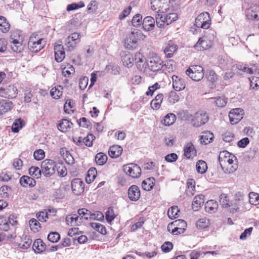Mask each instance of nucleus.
Segmentation results:
<instances>
[{"label":"nucleus","mask_w":259,"mask_h":259,"mask_svg":"<svg viewBox=\"0 0 259 259\" xmlns=\"http://www.w3.org/2000/svg\"><path fill=\"white\" fill-rule=\"evenodd\" d=\"M219 161L222 169L225 173H233L238 168L236 157L227 151L220 152Z\"/></svg>","instance_id":"f257e3e1"},{"label":"nucleus","mask_w":259,"mask_h":259,"mask_svg":"<svg viewBox=\"0 0 259 259\" xmlns=\"http://www.w3.org/2000/svg\"><path fill=\"white\" fill-rule=\"evenodd\" d=\"M146 38V35L139 30L132 32L124 39V46L129 50H133L136 47L137 44L140 41H143Z\"/></svg>","instance_id":"f03ea898"},{"label":"nucleus","mask_w":259,"mask_h":259,"mask_svg":"<svg viewBox=\"0 0 259 259\" xmlns=\"http://www.w3.org/2000/svg\"><path fill=\"white\" fill-rule=\"evenodd\" d=\"M46 45V41L37 34L33 33L29 37L28 47L32 52H38L42 50Z\"/></svg>","instance_id":"7ed1b4c3"},{"label":"nucleus","mask_w":259,"mask_h":259,"mask_svg":"<svg viewBox=\"0 0 259 259\" xmlns=\"http://www.w3.org/2000/svg\"><path fill=\"white\" fill-rule=\"evenodd\" d=\"M10 47L11 50L17 53H21L24 48L23 38L18 31H14L10 35Z\"/></svg>","instance_id":"20e7f679"},{"label":"nucleus","mask_w":259,"mask_h":259,"mask_svg":"<svg viewBox=\"0 0 259 259\" xmlns=\"http://www.w3.org/2000/svg\"><path fill=\"white\" fill-rule=\"evenodd\" d=\"M187 223L183 220H177L168 224L167 231L173 235H179L186 230Z\"/></svg>","instance_id":"39448f33"},{"label":"nucleus","mask_w":259,"mask_h":259,"mask_svg":"<svg viewBox=\"0 0 259 259\" xmlns=\"http://www.w3.org/2000/svg\"><path fill=\"white\" fill-rule=\"evenodd\" d=\"M209 120V116L206 112L200 111L193 115H191L190 121L191 124L195 127H200L206 123Z\"/></svg>","instance_id":"423d86ee"},{"label":"nucleus","mask_w":259,"mask_h":259,"mask_svg":"<svg viewBox=\"0 0 259 259\" xmlns=\"http://www.w3.org/2000/svg\"><path fill=\"white\" fill-rule=\"evenodd\" d=\"M186 74L194 81L201 80L204 75V70L200 65H191L186 70Z\"/></svg>","instance_id":"0eeeda50"},{"label":"nucleus","mask_w":259,"mask_h":259,"mask_svg":"<svg viewBox=\"0 0 259 259\" xmlns=\"http://www.w3.org/2000/svg\"><path fill=\"white\" fill-rule=\"evenodd\" d=\"M178 16L177 13H172L162 15L158 14L156 17V25L158 27L161 28L165 25H168L178 19Z\"/></svg>","instance_id":"6e6552de"},{"label":"nucleus","mask_w":259,"mask_h":259,"mask_svg":"<svg viewBox=\"0 0 259 259\" xmlns=\"http://www.w3.org/2000/svg\"><path fill=\"white\" fill-rule=\"evenodd\" d=\"M168 0H151V9L158 14L166 12L169 9Z\"/></svg>","instance_id":"1a4fd4ad"},{"label":"nucleus","mask_w":259,"mask_h":259,"mask_svg":"<svg viewBox=\"0 0 259 259\" xmlns=\"http://www.w3.org/2000/svg\"><path fill=\"white\" fill-rule=\"evenodd\" d=\"M124 172L132 178H139L142 173L141 167L136 163H128L123 165Z\"/></svg>","instance_id":"9d476101"},{"label":"nucleus","mask_w":259,"mask_h":259,"mask_svg":"<svg viewBox=\"0 0 259 259\" xmlns=\"http://www.w3.org/2000/svg\"><path fill=\"white\" fill-rule=\"evenodd\" d=\"M18 90L13 84L0 88V96L7 99H13L17 97Z\"/></svg>","instance_id":"9b49d317"},{"label":"nucleus","mask_w":259,"mask_h":259,"mask_svg":"<svg viewBox=\"0 0 259 259\" xmlns=\"http://www.w3.org/2000/svg\"><path fill=\"white\" fill-rule=\"evenodd\" d=\"M195 25L197 27L208 29L210 25L211 20L207 12H203L199 14L195 19Z\"/></svg>","instance_id":"f8f14e48"},{"label":"nucleus","mask_w":259,"mask_h":259,"mask_svg":"<svg viewBox=\"0 0 259 259\" xmlns=\"http://www.w3.org/2000/svg\"><path fill=\"white\" fill-rule=\"evenodd\" d=\"M55 162L51 159H45L41 163L42 172L46 177H50L55 174Z\"/></svg>","instance_id":"ddd939ff"},{"label":"nucleus","mask_w":259,"mask_h":259,"mask_svg":"<svg viewBox=\"0 0 259 259\" xmlns=\"http://www.w3.org/2000/svg\"><path fill=\"white\" fill-rule=\"evenodd\" d=\"M80 34L77 32L72 33L67 37L65 45L68 51H72L76 48L80 41Z\"/></svg>","instance_id":"4468645a"},{"label":"nucleus","mask_w":259,"mask_h":259,"mask_svg":"<svg viewBox=\"0 0 259 259\" xmlns=\"http://www.w3.org/2000/svg\"><path fill=\"white\" fill-rule=\"evenodd\" d=\"M148 68L153 72H157L163 67V61L158 56H153L147 63Z\"/></svg>","instance_id":"2eb2a0df"},{"label":"nucleus","mask_w":259,"mask_h":259,"mask_svg":"<svg viewBox=\"0 0 259 259\" xmlns=\"http://www.w3.org/2000/svg\"><path fill=\"white\" fill-rule=\"evenodd\" d=\"M244 111L241 108L232 109L229 113L230 122L232 124H236L243 118Z\"/></svg>","instance_id":"dca6fc26"},{"label":"nucleus","mask_w":259,"mask_h":259,"mask_svg":"<svg viewBox=\"0 0 259 259\" xmlns=\"http://www.w3.org/2000/svg\"><path fill=\"white\" fill-rule=\"evenodd\" d=\"M212 44V41L207 36H204L199 39L194 48L197 51H201L210 48Z\"/></svg>","instance_id":"f3484780"},{"label":"nucleus","mask_w":259,"mask_h":259,"mask_svg":"<svg viewBox=\"0 0 259 259\" xmlns=\"http://www.w3.org/2000/svg\"><path fill=\"white\" fill-rule=\"evenodd\" d=\"M84 183L80 179H74L71 182V188L73 193L76 195H79L83 192L84 187Z\"/></svg>","instance_id":"a211bd4d"},{"label":"nucleus","mask_w":259,"mask_h":259,"mask_svg":"<svg viewBox=\"0 0 259 259\" xmlns=\"http://www.w3.org/2000/svg\"><path fill=\"white\" fill-rule=\"evenodd\" d=\"M127 196L130 200L138 201L141 197V191L139 187L136 185L130 186L127 191Z\"/></svg>","instance_id":"6ab92c4d"},{"label":"nucleus","mask_w":259,"mask_h":259,"mask_svg":"<svg viewBox=\"0 0 259 259\" xmlns=\"http://www.w3.org/2000/svg\"><path fill=\"white\" fill-rule=\"evenodd\" d=\"M172 87L176 91H181L185 89L186 83L183 78L174 75L172 76Z\"/></svg>","instance_id":"aec40b11"},{"label":"nucleus","mask_w":259,"mask_h":259,"mask_svg":"<svg viewBox=\"0 0 259 259\" xmlns=\"http://www.w3.org/2000/svg\"><path fill=\"white\" fill-rule=\"evenodd\" d=\"M14 107V104L12 101L6 99H0V116H3L10 111Z\"/></svg>","instance_id":"412c9836"},{"label":"nucleus","mask_w":259,"mask_h":259,"mask_svg":"<svg viewBox=\"0 0 259 259\" xmlns=\"http://www.w3.org/2000/svg\"><path fill=\"white\" fill-rule=\"evenodd\" d=\"M197 151L191 142L187 143L184 148V155L187 159H192L196 156Z\"/></svg>","instance_id":"4be33fe9"},{"label":"nucleus","mask_w":259,"mask_h":259,"mask_svg":"<svg viewBox=\"0 0 259 259\" xmlns=\"http://www.w3.org/2000/svg\"><path fill=\"white\" fill-rule=\"evenodd\" d=\"M121 61L124 66L129 68L134 64V58L132 54L128 52H123L121 54Z\"/></svg>","instance_id":"5701e85b"},{"label":"nucleus","mask_w":259,"mask_h":259,"mask_svg":"<svg viewBox=\"0 0 259 259\" xmlns=\"http://www.w3.org/2000/svg\"><path fill=\"white\" fill-rule=\"evenodd\" d=\"M55 59L57 62H61L65 57V52L63 45L54 46Z\"/></svg>","instance_id":"b1692460"},{"label":"nucleus","mask_w":259,"mask_h":259,"mask_svg":"<svg viewBox=\"0 0 259 259\" xmlns=\"http://www.w3.org/2000/svg\"><path fill=\"white\" fill-rule=\"evenodd\" d=\"M66 224L70 226H79L82 223L81 218L76 214H69L66 216L65 219Z\"/></svg>","instance_id":"393cba45"},{"label":"nucleus","mask_w":259,"mask_h":259,"mask_svg":"<svg viewBox=\"0 0 259 259\" xmlns=\"http://www.w3.org/2000/svg\"><path fill=\"white\" fill-rule=\"evenodd\" d=\"M60 68L62 74L66 77H70L75 73L74 67L69 63H63L61 64Z\"/></svg>","instance_id":"a878e982"},{"label":"nucleus","mask_w":259,"mask_h":259,"mask_svg":"<svg viewBox=\"0 0 259 259\" xmlns=\"http://www.w3.org/2000/svg\"><path fill=\"white\" fill-rule=\"evenodd\" d=\"M73 125L71 121L67 119H62L59 121L57 124L58 129L61 132L65 133L69 131Z\"/></svg>","instance_id":"bb28decb"},{"label":"nucleus","mask_w":259,"mask_h":259,"mask_svg":"<svg viewBox=\"0 0 259 259\" xmlns=\"http://www.w3.org/2000/svg\"><path fill=\"white\" fill-rule=\"evenodd\" d=\"M210 225V221L206 217L199 219L196 223V227L198 230H207Z\"/></svg>","instance_id":"cd10ccee"},{"label":"nucleus","mask_w":259,"mask_h":259,"mask_svg":"<svg viewBox=\"0 0 259 259\" xmlns=\"http://www.w3.org/2000/svg\"><path fill=\"white\" fill-rule=\"evenodd\" d=\"M20 185L23 187H32L36 185L35 180L29 176H23L19 180Z\"/></svg>","instance_id":"c85d7f7f"},{"label":"nucleus","mask_w":259,"mask_h":259,"mask_svg":"<svg viewBox=\"0 0 259 259\" xmlns=\"http://www.w3.org/2000/svg\"><path fill=\"white\" fill-rule=\"evenodd\" d=\"M214 139V135L212 133L209 131H205L201 133L200 136V143L207 145L212 142Z\"/></svg>","instance_id":"c756f323"},{"label":"nucleus","mask_w":259,"mask_h":259,"mask_svg":"<svg viewBox=\"0 0 259 259\" xmlns=\"http://www.w3.org/2000/svg\"><path fill=\"white\" fill-rule=\"evenodd\" d=\"M122 148L118 145H114L110 146L109 150V155L112 158H116L118 157L122 153Z\"/></svg>","instance_id":"7c9ffc66"},{"label":"nucleus","mask_w":259,"mask_h":259,"mask_svg":"<svg viewBox=\"0 0 259 259\" xmlns=\"http://www.w3.org/2000/svg\"><path fill=\"white\" fill-rule=\"evenodd\" d=\"M59 153L67 164H72L74 163L73 157L66 148H61Z\"/></svg>","instance_id":"2f4dec72"},{"label":"nucleus","mask_w":259,"mask_h":259,"mask_svg":"<svg viewBox=\"0 0 259 259\" xmlns=\"http://www.w3.org/2000/svg\"><path fill=\"white\" fill-rule=\"evenodd\" d=\"M95 139V137L93 134H88L83 139L81 137L78 138L76 142L77 145H81L83 143L86 146L91 147L93 145V142Z\"/></svg>","instance_id":"473e14b6"},{"label":"nucleus","mask_w":259,"mask_h":259,"mask_svg":"<svg viewBox=\"0 0 259 259\" xmlns=\"http://www.w3.org/2000/svg\"><path fill=\"white\" fill-rule=\"evenodd\" d=\"M164 96L162 94H158L151 101L150 103L151 107L155 110H158L160 107L163 100Z\"/></svg>","instance_id":"72a5a7b5"},{"label":"nucleus","mask_w":259,"mask_h":259,"mask_svg":"<svg viewBox=\"0 0 259 259\" xmlns=\"http://www.w3.org/2000/svg\"><path fill=\"white\" fill-rule=\"evenodd\" d=\"M218 208V202L214 200H208L205 204V210L208 213H214L217 211Z\"/></svg>","instance_id":"f704fd0d"},{"label":"nucleus","mask_w":259,"mask_h":259,"mask_svg":"<svg viewBox=\"0 0 259 259\" xmlns=\"http://www.w3.org/2000/svg\"><path fill=\"white\" fill-rule=\"evenodd\" d=\"M155 26V20L151 16L146 17L143 21V27L147 30L150 31L152 30Z\"/></svg>","instance_id":"c9c22d12"},{"label":"nucleus","mask_w":259,"mask_h":259,"mask_svg":"<svg viewBox=\"0 0 259 259\" xmlns=\"http://www.w3.org/2000/svg\"><path fill=\"white\" fill-rule=\"evenodd\" d=\"M258 9L257 6L250 7L246 11V17L251 20H257Z\"/></svg>","instance_id":"e433bc0d"},{"label":"nucleus","mask_w":259,"mask_h":259,"mask_svg":"<svg viewBox=\"0 0 259 259\" xmlns=\"http://www.w3.org/2000/svg\"><path fill=\"white\" fill-rule=\"evenodd\" d=\"M155 184V179L153 177H150L144 180L142 183V188L146 191L151 190Z\"/></svg>","instance_id":"4c0bfd02"},{"label":"nucleus","mask_w":259,"mask_h":259,"mask_svg":"<svg viewBox=\"0 0 259 259\" xmlns=\"http://www.w3.org/2000/svg\"><path fill=\"white\" fill-rule=\"evenodd\" d=\"M78 213L79 217L81 218V221H82V219L88 220V219H95L96 218L95 214L92 213L89 210L86 208L79 209Z\"/></svg>","instance_id":"58836bf2"},{"label":"nucleus","mask_w":259,"mask_h":259,"mask_svg":"<svg viewBox=\"0 0 259 259\" xmlns=\"http://www.w3.org/2000/svg\"><path fill=\"white\" fill-rule=\"evenodd\" d=\"M11 25L7 19L3 16H0V30L4 33H6L10 30Z\"/></svg>","instance_id":"ea45409f"},{"label":"nucleus","mask_w":259,"mask_h":259,"mask_svg":"<svg viewBox=\"0 0 259 259\" xmlns=\"http://www.w3.org/2000/svg\"><path fill=\"white\" fill-rule=\"evenodd\" d=\"M204 196L202 195H198L194 198L192 204L193 209L195 211L198 210L204 203Z\"/></svg>","instance_id":"a19ab883"},{"label":"nucleus","mask_w":259,"mask_h":259,"mask_svg":"<svg viewBox=\"0 0 259 259\" xmlns=\"http://www.w3.org/2000/svg\"><path fill=\"white\" fill-rule=\"evenodd\" d=\"M33 249L35 252H42L46 249V244L40 239H36L32 245Z\"/></svg>","instance_id":"79ce46f5"},{"label":"nucleus","mask_w":259,"mask_h":259,"mask_svg":"<svg viewBox=\"0 0 259 259\" xmlns=\"http://www.w3.org/2000/svg\"><path fill=\"white\" fill-rule=\"evenodd\" d=\"M63 88L61 85H57L52 88L50 91V95L53 98L59 99L63 95Z\"/></svg>","instance_id":"37998d69"},{"label":"nucleus","mask_w":259,"mask_h":259,"mask_svg":"<svg viewBox=\"0 0 259 259\" xmlns=\"http://www.w3.org/2000/svg\"><path fill=\"white\" fill-rule=\"evenodd\" d=\"M177 117L175 114L169 113L166 114L162 120L161 122L165 126H169L173 124L176 120Z\"/></svg>","instance_id":"c03bdc74"},{"label":"nucleus","mask_w":259,"mask_h":259,"mask_svg":"<svg viewBox=\"0 0 259 259\" xmlns=\"http://www.w3.org/2000/svg\"><path fill=\"white\" fill-rule=\"evenodd\" d=\"M207 80L209 82V85L211 88L215 86L218 80L217 75L213 70H209L206 75Z\"/></svg>","instance_id":"a18cd8bd"},{"label":"nucleus","mask_w":259,"mask_h":259,"mask_svg":"<svg viewBox=\"0 0 259 259\" xmlns=\"http://www.w3.org/2000/svg\"><path fill=\"white\" fill-rule=\"evenodd\" d=\"M177 49V45L169 43L165 48L164 52L167 58H171Z\"/></svg>","instance_id":"49530a36"},{"label":"nucleus","mask_w":259,"mask_h":259,"mask_svg":"<svg viewBox=\"0 0 259 259\" xmlns=\"http://www.w3.org/2000/svg\"><path fill=\"white\" fill-rule=\"evenodd\" d=\"M196 168L198 173L203 174L207 171V165L205 161L199 160L196 163Z\"/></svg>","instance_id":"de8ad7c7"},{"label":"nucleus","mask_w":259,"mask_h":259,"mask_svg":"<svg viewBox=\"0 0 259 259\" xmlns=\"http://www.w3.org/2000/svg\"><path fill=\"white\" fill-rule=\"evenodd\" d=\"M211 99L213 100L212 102L218 107H223L227 103V98L224 96L212 98Z\"/></svg>","instance_id":"09e8293b"},{"label":"nucleus","mask_w":259,"mask_h":259,"mask_svg":"<svg viewBox=\"0 0 259 259\" xmlns=\"http://www.w3.org/2000/svg\"><path fill=\"white\" fill-rule=\"evenodd\" d=\"M167 100L169 104H174L179 101L180 96L176 91H171L168 93Z\"/></svg>","instance_id":"8fccbe9b"},{"label":"nucleus","mask_w":259,"mask_h":259,"mask_svg":"<svg viewBox=\"0 0 259 259\" xmlns=\"http://www.w3.org/2000/svg\"><path fill=\"white\" fill-rule=\"evenodd\" d=\"M97 170L94 167H91L88 171L87 176L85 178V181L87 183H92L95 179L97 176Z\"/></svg>","instance_id":"3c124183"},{"label":"nucleus","mask_w":259,"mask_h":259,"mask_svg":"<svg viewBox=\"0 0 259 259\" xmlns=\"http://www.w3.org/2000/svg\"><path fill=\"white\" fill-rule=\"evenodd\" d=\"M180 210L178 206H173L170 207L167 211V215L170 219H174L179 217Z\"/></svg>","instance_id":"603ef678"},{"label":"nucleus","mask_w":259,"mask_h":259,"mask_svg":"<svg viewBox=\"0 0 259 259\" xmlns=\"http://www.w3.org/2000/svg\"><path fill=\"white\" fill-rule=\"evenodd\" d=\"M29 225L31 230L33 232H37L41 229V226L38 221L34 218L30 219L29 221Z\"/></svg>","instance_id":"864d4df0"},{"label":"nucleus","mask_w":259,"mask_h":259,"mask_svg":"<svg viewBox=\"0 0 259 259\" xmlns=\"http://www.w3.org/2000/svg\"><path fill=\"white\" fill-rule=\"evenodd\" d=\"M91 226L92 228L101 234L106 235L107 234L106 228L103 225L98 223H92Z\"/></svg>","instance_id":"5fc2aeb1"},{"label":"nucleus","mask_w":259,"mask_h":259,"mask_svg":"<svg viewBox=\"0 0 259 259\" xmlns=\"http://www.w3.org/2000/svg\"><path fill=\"white\" fill-rule=\"evenodd\" d=\"M95 160L97 164L102 165L106 162L107 156L103 152H100L96 154Z\"/></svg>","instance_id":"6e6d98bb"},{"label":"nucleus","mask_w":259,"mask_h":259,"mask_svg":"<svg viewBox=\"0 0 259 259\" xmlns=\"http://www.w3.org/2000/svg\"><path fill=\"white\" fill-rule=\"evenodd\" d=\"M74 102L72 100H68L66 101L64 105V110L65 112L70 113L73 112L74 110Z\"/></svg>","instance_id":"4d7b16f0"},{"label":"nucleus","mask_w":259,"mask_h":259,"mask_svg":"<svg viewBox=\"0 0 259 259\" xmlns=\"http://www.w3.org/2000/svg\"><path fill=\"white\" fill-rule=\"evenodd\" d=\"M41 172V169H39V168L37 166H31L29 169V175L36 179L40 178Z\"/></svg>","instance_id":"13d9d810"},{"label":"nucleus","mask_w":259,"mask_h":259,"mask_svg":"<svg viewBox=\"0 0 259 259\" xmlns=\"http://www.w3.org/2000/svg\"><path fill=\"white\" fill-rule=\"evenodd\" d=\"M11 192V187L7 185H3L0 188V195L3 198H8Z\"/></svg>","instance_id":"bf43d9fd"},{"label":"nucleus","mask_w":259,"mask_h":259,"mask_svg":"<svg viewBox=\"0 0 259 259\" xmlns=\"http://www.w3.org/2000/svg\"><path fill=\"white\" fill-rule=\"evenodd\" d=\"M220 202L223 207L228 208L231 206L229 197L226 194L223 193L220 195Z\"/></svg>","instance_id":"052dcab7"},{"label":"nucleus","mask_w":259,"mask_h":259,"mask_svg":"<svg viewBox=\"0 0 259 259\" xmlns=\"http://www.w3.org/2000/svg\"><path fill=\"white\" fill-rule=\"evenodd\" d=\"M195 184L196 183L194 180L192 179L188 180L187 182V187L188 188L187 193L188 194L194 195V192L195 191Z\"/></svg>","instance_id":"680f3d73"},{"label":"nucleus","mask_w":259,"mask_h":259,"mask_svg":"<svg viewBox=\"0 0 259 259\" xmlns=\"http://www.w3.org/2000/svg\"><path fill=\"white\" fill-rule=\"evenodd\" d=\"M23 125V120L20 118L16 119L12 125V131L14 133H18Z\"/></svg>","instance_id":"e2e57ef3"},{"label":"nucleus","mask_w":259,"mask_h":259,"mask_svg":"<svg viewBox=\"0 0 259 259\" xmlns=\"http://www.w3.org/2000/svg\"><path fill=\"white\" fill-rule=\"evenodd\" d=\"M116 217V215L115 214L112 208H108V210L105 213L106 220L107 222L110 224Z\"/></svg>","instance_id":"0e129e2a"},{"label":"nucleus","mask_w":259,"mask_h":259,"mask_svg":"<svg viewBox=\"0 0 259 259\" xmlns=\"http://www.w3.org/2000/svg\"><path fill=\"white\" fill-rule=\"evenodd\" d=\"M259 199V195L257 193L254 192H250L249 194V201L251 204L252 205H257Z\"/></svg>","instance_id":"69168bd1"},{"label":"nucleus","mask_w":259,"mask_h":259,"mask_svg":"<svg viewBox=\"0 0 259 259\" xmlns=\"http://www.w3.org/2000/svg\"><path fill=\"white\" fill-rule=\"evenodd\" d=\"M60 239V235L56 232H51L48 235V239L52 243L57 242Z\"/></svg>","instance_id":"338daca9"},{"label":"nucleus","mask_w":259,"mask_h":259,"mask_svg":"<svg viewBox=\"0 0 259 259\" xmlns=\"http://www.w3.org/2000/svg\"><path fill=\"white\" fill-rule=\"evenodd\" d=\"M142 22V16L140 14L135 15L132 20V25L135 27H138L141 25Z\"/></svg>","instance_id":"774afa93"}]
</instances>
